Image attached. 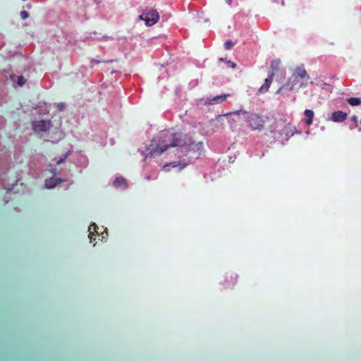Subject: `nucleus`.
I'll return each instance as SVG.
<instances>
[{"mask_svg": "<svg viewBox=\"0 0 361 361\" xmlns=\"http://www.w3.org/2000/svg\"><path fill=\"white\" fill-rule=\"evenodd\" d=\"M73 153V146H71L70 147V149L66 152L64 154H63L61 157L59 158H54L53 159V161H54V163L56 164V165H59V164H61L65 162V161L66 160V159Z\"/></svg>", "mask_w": 361, "mask_h": 361, "instance_id": "12", "label": "nucleus"}, {"mask_svg": "<svg viewBox=\"0 0 361 361\" xmlns=\"http://www.w3.org/2000/svg\"><path fill=\"white\" fill-rule=\"evenodd\" d=\"M153 142H154V145L152 144L147 148V154L145 155L144 152H141L142 154L144 155V161L149 157H152L161 154L169 147H178L183 148L186 145V142L182 138L181 134L173 133L170 130L159 133L157 140H154Z\"/></svg>", "mask_w": 361, "mask_h": 361, "instance_id": "1", "label": "nucleus"}, {"mask_svg": "<svg viewBox=\"0 0 361 361\" xmlns=\"http://www.w3.org/2000/svg\"><path fill=\"white\" fill-rule=\"evenodd\" d=\"M75 164L77 166L85 168L88 164V159L84 154H78L75 159Z\"/></svg>", "mask_w": 361, "mask_h": 361, "instance_id": "9", "label": "nucleus"}, {"mask_svg": "<svg viewBox=\"0 0 361 361\" xmlns=\"http://www.w3.org/2000/svg\"><path fill=\"white\" fill-rule=\"evenodd\" d=\"M114 186L116 188H126L128 187V184L126 180L123 177H118L114 181Z\"/></svg>", "mask_w": 361, "mask_h": 361, "instance_id": "13", "label": "nucleus"}, {"mask_svg": "<svg viewBox=\"0 0 361 361\" xmlns=\"http://www.w3.org/2000/svg\"><path fill=\"white\" fill-rule=\"evenodd\" d=\"M25 83V79L23 75L18 76L17 84L18 86L22 87Z\"/></svg>", "mask_w": 361, "mask_h": 361, "instance_id": "17", "label": "nucleus"}, {"mask_svg": "<svg viewBox=\"0 0 361 361\" xmlns=\"http://www.w3.org/2000/svg\"><path fill=\"white\" fill-rule=\"evenodd\" d=\"M274 76V73L271 72L269 77L265 79L264 84L260 87V88L258 90V94H262L264 92H266L269 90L271 84L273 81V78Z\"/></svg>", "mask_w": 361, "mask_h": 361, "instance_id": "6", "label": "nucleus"}, {"mask_svg": "<svg viewBox=\"0 0 361 361\" xmlns=\"http://www.w3.org/2000/svg\"><path fill=\"white\" fill-rule=\"evenodd\" d=\"M234 45V42L230 39L226 41L224 47L226 49H231Z\"/></svg>", "mask_w": 361, "mask_h": 361, "instance_id": "18", "label": "nucleus"}, {"mask_svg": "<svg viewBox=\"0 0 361 361\" xmlns=\"http://www.w3.org/2000/svg\"><path fill=\"white\" fill-rule=\"evenodd\" d=\"M170 165H171L173 167H176V166H178V164L177 162L174 161V162L171 163Z\"/></svg>", "mask_w": 361, "mask_h": 361, "instance_id": "26", "label": "nucleus"}, {"mask_svg": "<svg viewBox=\"0 0 361 361\" xmlns=\"http://www.w3.org/2000/svg\"><path fill=\"white\" fill-rule=\"evenodd\" d=\"M306 85H307V81L305 80V82H302L300 83V87H303V86H305Z\"/></svg>", "mask_w": 361, "mask_h": 361, "instance_id": "27", "label": "nucleus"}, {"mask_svg": "<svg viewBox=\"0 0 361 361\" xmlns=\"http://www.w3.org/2000/svg\"><path fill=\"white\" fill-rule=\"evenodd\" d=\"M101 62H102L101 61L96 60V59H92V60L91 61V63H101Z\"/></svg>", "mask_w": 361, "mask_h": 361, "instance_id": "24", "label": "nucleus"}, {"mask_svg": "<svg viewBox=\"0 0 361 361\" xmlns=\"http://www.w3.org/2000/svg\"><path fill=\"white\" fill-rule=\"evenodd\" d=\"M226 3H227L228 5H231V4H232V0H226Z\"/></svg>", "mask_w": 361, "mask_h": 361, "instance_id": "28", "label": "nucleus"}, {"mask_svg": "<svg viewBox=\"0 0 361 361\" xmlns=\"http://www.w3.org/2000/svg\"><path fill=\"white\" fill-rule=\"evenodd\" d=\"M20 16L21 17V18L23 20H25L27 19L28 17H29V13L27 11H22L20 13Z\"/></svg>", "mask_w": 361, "mask_h": 361, "instance_id": "19", "label": "nucleus"}, {"mask_svg": "<svg viewBox=\"0 0 361 361\" xmlns=\"http://www.w3.org/2000/svg\"><path fill=\"white\" fill-rule=\"evenodd\" d=\"M347 102L352 106H358L361 104V98L350 97L347 99Z\"/></svg>", "mask_w": 361, "mask_h": 361, "instance_id": "15", "label": "nucleus"}, {"mask_svg": "<svg viewBox=\"0 0 361 361\" xmlns=\"http://www.w3.org/2000/svg\"><path fill=\"white\" fill-rule=\"evenodd\" d=\"M226 64L231 68H235L236 67V63L231 61H226Z\"/></svg>", "mask_w": 361, "mask_h": 361, "instance_id": "22", "label": "nucleus"}, {"mask_svg": "<svg viewBox=\"0 0 361 361\" xmlns=\"http://www.w3.org/2000/svg\"><path fill=\"white\" fill-rule=\"evenodd\" d=\"M304 114L307 117V119L305 120V123L307 126L311 125L313 121L314 112L312 110L306 109L304 111Z\"/></svg>", "mask_w": 361, "mask_h": 361, "instance_id": "14", "label": "nucleus"}, {"mask_svg": "<svg viewBox=\"0 0 361 361\" xmlns=\"http://www.w3.org/2000/svg\"><path fill=\"white\" fill-rule=\"evenodd\" d=\"M351 120L356 124L357 125V117L356 116H352L351 118Z\"/></svg>", "mask_w": 361, "mask_h": 361, "instance_id": "23", "label": "nucleus"}, {"mask_svg": "<svg viewBox=\"0 0 361 361\" xmlns=\"http://www.w3.org/2000/svg\"><path fill=\"white\" fill-rule=\"evenodd\" d=\"M62 181L63 180L60 178L51 177L50 178L45 180L44 187L47 189H53Z\"/></svg>", "mask_w": 361, "mask_h": 361, "instance_id": "8", "label": "nucleus"}, {"mask_svg": "<svg viewBox=\"0 0 361 361\" xmlns=\"http://www.w3.org/2000/svg\"><path fill=\"white\" fill-rule=\"evenodd\" d=\"M51 126L49 120H40L32 122V128L37 133L47 132Z\"/></svg>", "mask_w": 361, "mask_h": 361, "instance_id": "4", "label": "nucleus"}, {"mask_svg": "<svg viewBox=\"0 0 361 361\" xmlns=\"http://www.w3.org/2000/svg\"><path fill=\"white\" fill-rule=\"evenodd\" d=\"M216 120L219 123H220V125H219V128H224V123H223V121H222V120H223V116H221V115H219V116H216Z\"/></svg>", "mask_w": 361, "mask_h": 361, "instance_id": "20", "label": "nucleus"}, {"mask_svg": "<svg viewBox=\"0 0 361 361\" xmlns=\"http://www.w3.org/2000/svg\"><path fill=\"white\" fill-rule=\"evenodd\" d=\"M293 78H294V81L296 80L298 78H300L302 79L306 80L307 81L310 78L307 71L304 68V67L299 66L295 69V73L293 74Z\"/></svg>", "mask_w": 361, "mask_h": 361, "instance_id": "5", "label": "nucleus"}, {"mask_svg": "<svg viewBox=\"0 0 361 361\" xmlns=\"http://www.w3.org/2000/svg\"><path fill=\"white\" fill-rule=\"evenodd\" d=\"M241 113L245 115V120H246L247 123H248L249 126L252 130H261L263 128L264 124V121L258 114H253V113H249V112H247L242 109H240V110L235 111L231 113H228L226 114V116H228L230 114L239 115Z\"/></svg>", "mask_w": 361, "mask_h": 361, "instance_id": "2", "label": "nucleus"}, {"mask_svg": "<svg viewBox=\"0 0 361 361\" xmlns=\"http://www.w3.org/2000/svg\"><path fill=\"white\" fill-rule=\"evenodd\" d=\"M219 61H224V59H222V58H221V59H219Z\"/></svg>", "mask_w": 361, "mask_h": 361, "instance_id": "31", "label": "nucleus"}, {"mask_svg": "<svg viewBox=\"0 0 361 361\" xmlns=\"http://www.w3.org/2000/svg\"><path fill=\"white\" fill-rule=\"evenodd\" d=\"M92 226H94V231L96 232L95 228H96V227H97V226H96L95 224H92L90 228H89V231H90V234L92 233V232H91V227H92Z\"/></svg>", "mask_w": 361, "mask_h": 361, "instance_id": "25", "label": "nucleus"}, {"mask_svg": "<svg viewBox=\"0 0 361 361\" xmlns=\"http://www.w3.org/2000/svg\"><path fill=\"white\" fill-rule=\"evenodd\" d=\"M279 60H274L272 61L271 63V68H272L273 71L274 73L275 71H277L279 66Z\"/></svg>", "mask_w": 361, "mask_h": 361, "instance_id": "16", "label": "nucleus"}, {"mask_svg": "<svg viewBox=\"0 0 361 361\" xmlns=\"http://www.w3.org/2000/svg\"><path fill=\"white\" fill-rule=\"evenodd\" d=\"M185 166H186V164H184L181 165L180 169L184 168Z\"/></svg>", "mask_w": 361, "mask_h": 361, "instance_id": "29", "label": "nucleus"}, {"mask_svg": "<svg viewBox=\"0 0 361 361\" xmlns=\"http://www.w3.org/2000/svg\"><path fill=\"white\" fill-rule=\"evenodd\" d=\"M347 118V114L342 111H336L332 114L331 120L334 122H343Z\"/></svg>", "mask_w": 361, "mask_h": 361, "instance_id": "10", "label": "nucleus"}, {"mask_svg": "<svg viewBox=\"0 0 361 361\" xmlns=\"http://www.w3.org/2000/svg\"><path fill=\"white\" fill-rule=\"evenodd\" d=\"M65 107H66V104H65V103H63V102H61V103H59V104H57V109H58V110H59V111H63V110H64V109H65Z\"/></svg>", "mask_w": 361, "mask_h": 361, "instance_id": "21", "label": "nucleus"}, {"mask_svg": "<svg viewBox=\"0 0 361 361\" xmlns=\"http://www.w3.org/2000/svg\"><path fill=\"white\" fill-rule=\"evenodd\" d=\"M139 18L145 22L146 25L152 26L157 23L159 15L157 10L151 8L149 11H144Z\"/></svg>", "mask_w": 361, "mask_h": 361, "instance_id": "3", "label": "nucleus"}, {"mask_svg": "<svg viewBox=\"0 0 361 361\" xmlns=\"http://www.w3.org/2000/svg\"><path fill=\"white\" fill-rule=\"evenodd\" d=\"M291 78H289L287 82L283 85L277 91L276 94H283L284 91L290 92L293 90L294 85L295 82L293 81L291 85H290Z\"/></svg>", "mask_w": 361, "mask_h": 361, "instance_id": "11", "label": "nucleus"}, {"mask_svg": "<svg viewBox=\"0 0 361 361\" xmlns=\"http://www.w3.org/2000/svg\"><path fill=\"white\" fill-rule=\"evenodd\" d=\"M229 96H230V94H223L215 96L211 99H208L207 104H210V105L221 104L224 101H226V98Z\"/></svg>", "mask_w": 361, "mask_h": 361, "instance_id": "7", "label": "nucleus"}, {"mask_svg": "<svg viewBox=\"0 0 361 361\" xmlns=\"http://www.w3.org/2000/svg\"><path fill=\"white\" fill-rule=\"evenodd\" d=\"M146 178H147V180H149V179H150V176H147L146 177Z\"/></svg>", "mask_w": 361, "mask_h": 361, "instance_id": "30", "label": "nucleus"}]
</instances>
